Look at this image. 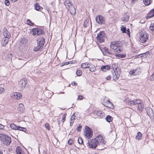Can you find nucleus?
Wrapping results in <instances>:
<instances>
[{
	"label": "nucleus",
	"instance_id": "nucleus-15",
	"mask_svg": "<svg viewBox=\"0 0 154 154\" xmlns=\"http://www.w3.org/2000/svg\"><path fill=\"white\" fill-rule=\"evenodd\" d=\"M148 115L150 117H152L154 115L152 109L150 107L146 109Z\"/></svg>",
	"mask_w": 154,
	"mask_h": 154
},
{
	"label": "nucleus",
	"instance_id": "nucleus-53",
	"mask_svg": "<svg viewBox=\"0 0 154 154\" xmlns=\"http://www.w3.org/2000/svg\"><path fill=\"white\" fill-rule=\"evenodd\" d=\"M81 128L82 126L81 125H79L77 128V131H80L81 130Z\"/></svg>",
	"mask_w": 154,
	"mask_h": 154
},
{
	"label": "nucleus",
	"instance_id": "nucleus-37",
	"mask_svg": "<svg viewBox=\"0 0 154 154\" xmlns=\"http://www.w3.org/2000/svg\"><path fill=\"white\" fill-rule=\"evenodd\" d=\"M5 135H6L4 134L0 133V140L2 141L4 140Z\"/></svg>",
	"mask_w": 154,
	"mask_h": 154
},
{
	"label": "nucleus",
	"instance_id": "nucleus-41",
	"mask_svg": "<svg viewBox=\"0 0 154 154\" xmlns=\"http://www.w3.org/2000/svg\"><path fill=\"white\" fill-rule=\"evenodd\" d=\"M78 142L79 144H82L83 143V141L81 137H79L78 139Z\"/></svg>",
	"mask_w": 154,
	"mask_h": 154
},
{
	"label": "nucleus",
	"instance_id": "nucleus-14",
	"mask_svg": "<svg viewBox=\"0 0 154 154\" xmlns=\"http://www.w3.org/2000/svg\"><path fill=\"white\" fill-rule=\"evenodd\" d=\"M37 45L44 46L45 42V39L44 38H40L37 40Z\"/></svg>",
	"mask_w": 154,
	"mask_h": 154
},
{
	"label": "nucleus",
	"instance_id": "nucleus-42",
	"mask_svg": "<svg viewBox=\"0 0 154 154\" xmlns=\"http://www.w3.org/2000/svg\"><path fill=\"white\" fill-rule=\"evenodd\" d=\"M45 128L48 130H50V128L49 127V125L48 123H46L45 125Z\"/></svg>",
	"mask_w": 154,
	"mask_h": 154
},
{
	"label": "nucleus",
	"instance_id": "nucleus-48",
	"mask_svg": "<svg viewBox=\"0 0 154 154\" xmlns=\"http://www.w3.org/2000/svg\"><path fill=\"white\" fill-rule=\"evenodd\" d=\"M73 143V140L71 139L69 140L68 141V144L70 145H72V144Z\"/></svg>",
	"mask_w": 154,
	"mask_h": 154
},
{
	"label": "nucleus",
	"instance_id": "nucleus-10",
	"mask_svg": "<svg viewBox=\"0 0 154 154\" xmlns=\"http://www.w3.org/2000/svg\"><path fill=\"white\" fill-rule=\"evenodd\" d=\"M27 81L25 78L21 79L19 82V86L22 88V89L24 88L27 83Z\"/></svg>",
	"mask_w": 154,
	"mask_h": 154
},
{
	"label": "nucleus",
	"instance_id": "nucleus-58",
	"mask_svg": "<svg viewBox=\"0 0 154 154\" xmlns=\"http://www.w3.org/2000/svg\"><path fill=\"white\" fill-rule=\"evenodd\" d=\"M4 128V125L2 124H0V129H3Z\"/></svg>",
	"mask_w": 154,
	"mask_h": 154
},
{
	"label": "nucleus",
	"instance_id": "nucleus-7",
	"mask_svg": "<svg viewBox=\"0 0 154 154\" xmlns=\"http://www.w3.org/2000/svg\"><path fill=\"white\" fill-rule=\"evenodd\" d=\"M97 22L100 24H103L105 23V18L101 15H98L96 17Z\"/></svg>",
	"mask_w": 154,
	"mask_h": 154
},
{
	"label": "nucleus",
	"instance_id": "nucleus-30",
	"mask_svg": "<svg viewBox=\"0 0 154 154\" xmlns=\"http://www.w3.org/2000/svg\"><path fill=\"white\" fill-rule=\"evenodd\" d=\"M129 19V17L126 15H125L124 17L122 18V20L123 21L127 22Z\"/></svg>",
	"mask_w": 154,
	"mask_h": 154
},
{
	"label": "nucleus",
	"instance_id": "nucleus-45",
	"mask_svg": "<svg viewBox=\"0 0 154 154\" xmlns=\"http://www.w3.org/2000/svg\"><path fill=\"white\" fill-rule=\"evenodd\" d=\"M126 57V55L125 54H119V57L120 58H125Z\"/></svg>",
	"mask_w": 154,
	"mask_h": 154
},
{
	"label": "nucleus",
	"instance_id": "nucleus-43",
	"mask_svg": "<svg viewBox=\"0 0 154 154\" xmlns=\"http://www.w3.org/2000/svg\"><path fill=\"white\" fill-rule=\"evenodd\" d=\"M76 73L78 76H80L82 75V72L80 70H77L76 71Z\"/></svg>",
	"mask_w": 154,
	"mask_h": 154
},
{
	"label": "nucleus",
	"instance_id": "nucleus-40",
	"mask_svg": "<svg viewBox=\"0 0 154 154\" xmlns=\"http://www.w3.org/2000/svg\"><path fill=\"white\" fill-rule=\"evenodd\" d=\"M114 51L116 52H120L121 51L120 47L118 46Z\"/></svg>",
	"mask_w": 154,
	"mask_h": 154
},
{
	"label": "nucleus",
	"instance_id": "nucleus-39",
	"mask_svg": "<svg viewBox=\"0 0 154 154\" xmlns=\"http://www.w3.org/2000/svg\"><path fill=\"white\" fill-rule=\"evenodd\" d=\"M104 50L108 54H113V53L112 52H111L110 51H109L108 49L107 48H104Z\"/></svg>",
	"mask_w": 154,
	"mask_h": 154
},
{
	"label": "nucleus",
	"instance_id": "nucleus-3",
	"mask_svg": "<svg viewBox=\"0 0 154 154\" xmlns=\"http://www.w3.org/2000/svg\"><path fill=\"white\" fill-rule=\"evenodd\" d=\"M148 36V34L147 32L143 31H142L140 34V42L143 43H145L147 41Z\"/></svg>",
	"mask_w": 154,
	"mask_h": 154
},
{
	"label": "nucleus",
	"instance_id": "nucleus-34",
	"mask_svg": "<svg viewBox=\"0 0 154 154\" xmlns=\"http://www.w3.org/2000/svg\"><path fill=\"white\" fill-rule=\"evenodd\" d=\"M106 121L108 122H110L112 121V117L110 116H107L106 118Z\"/></svg>",
	"mask_w": 154,
	"mask_h": 154
},
{
	"label": "nucleus",
	"instance_id": "nucleus-19",
	"mask_svg": "<svg viewBox=\"0 0 154 154\" xmlns=\"http://www.w3.org/2000/svg\"><path fill=\"white\" fill-rule=\"evenodd\" d=\"M16 151L17 154H25L20 146L17 147Z\"/></svg>",
	"mask_w": 154,
	"mask_h": 154
},
{
	"label": "nucleus",
	"instance_id": "nucleus-56",
	"mask_svg": "<svg viewBox=\"0 0 154 154\" xmlns=\"http://www.w3.org/2000/svg\"><path fill=\"white\" fill-rule=\"evenodd\" d=\"M78 98L80 100H82L83 99V97L81 95H79L78 96Z\"/></svg>",
	"mask_w": 154,
	"mask_h": 154
},
{
	"label": "nucleus",
	"instance_id": "nucleus-27",
	"mask_svg": "<svg viewBox=\"0 0 154 154\" xmlns=\"http://www.w3.org/2000/svg\"><path fill=\"white\" fill-rule=\"evenodd\" d=\"M142 136V133L140 132H139L137 133V135L135 137V139L136 140H140L141 139Z\"/></svg>",
	"mask_w": 154,
	"mask_h": 154
},
{
	"label": "nucleus",
	"instance_id": "nucleus-62",
	"mask_svg": "<svg viewBox=\"0 0 154 154\" xmlns=\"http://www.w3.org/2000/svg\"><path fill=\"white\" fill-rule=\"evenodd\" d=\"M17 0H11L13 2H15L17 1Z\"/></svg>",
	"mask_w": 154,
	"mask_h": 154
},
{
	"label": "nucleus",
	"instance_id": "nucleus-17",
	"mask_svg": "<svg viewBox=\"0 0 154 154\" xmlns=\"http://www.w3.org/2000/svg\"><path fill=\"white\" fill-rule=\"evenodd\" d=\"M88 68L90 69L89 70L91 72H94L96 71V68L95 66L91 63H89Z\"/></svg>",
	"mask_w": 154,
	"mask_h": 154
},
{
	"label": "nucleus",
	"instance_id": "nucleus-22",
	"mask_svg": "<svg viewBox=\"0 0 154 154\" xmlns=\"http://www.w3.org/2000/svg\"><path fill=\"white\" fill-rule=\"evenodd\" d=\"M43 47V46L41 45H37L36 47L34 48V50L35 51H39L42 49Z\"/></svg>",
	"mask_w": 154,
	"mask_h": 154
},
{
	"label": "nucleus",
	"instance_id": "nucleus-2",
	"mask_svg": "<svg viewBox=\"0 0 154 154\" xmlns=\"http://www.w3.org/2000/svg\"><path fill=\"white\" fill-rule=\"evenodd\" d=\"M64 5L72 15H74L76 13V9L70 1L66 0L64 2Z\"/></svg>",
	"mask_w": 154,
	"mask_h": 154
},
{
	"label": "nucleus",
	"instance_id": "nucleus-8",
	"mask_svg": "<svg viewBox=\"0 0 154 154\" xmlns=\"http://www.w3.org/2000/svg\"><path fill=\"white\" fill-rule=\"evenodd\" d=\"M141 73V70L140 69L137 68L136 69H131L129 72V74L130 75L135 76L140 74Z\"/></svg>",
	"mask_w": 154,
	"mask_h": 154
},
{
	"label": "nucleus",
	"instance_id": "nucleus-32",
	"mask_svg": "<svg viewBox=\"0 0 154 154\" xmlns=\"http://www.w3.org/2000/svg\"><path fill=\"white\" fill-rule=\"evenodd\" d=\"M17 130L22 131L24 132H25L26 131V129L25 128L22 127L20 126H17Z\"/></svg>",
	"mask_w": 154,
	"mask_h": 154
},
{
	"label": "nucleus",
	"instance_id": "nucleus-49",
	"mask_svg": "<svg viewBox=\"0 0 154 154\" xmlns=\"http://www.w3.org/2000/svg\"><path fill=\"white\" fill-rule=\"evenodd\" d=\"M10 2L8 0H6L5 1V4L6 5L8 6L10 5Z\"/></svg>",
	"mask_w": 154,
	"mask_h": 154
},
{
	"label": "nucleus",
	"instance_id": "nucleus-44",
	"mask_svg": "<svg viewBox=\"0 0 154 154\" xmlns=\"http://www.w3.org/2000/svg\"><path fill=\"white\" fill-rule=\"evenodd\" d=\"M27 24L29 25L32 26L33 25V23L30 20H28L26 21Z\"/></svg>",
	"mask_w": 154,
	"mask_h": 154
},
{
	"label": "nucleus",
	"instance_id": "nucleus-20",
	"mask_svg": "<svg viewBox=\"0 0 154 154\" xmlns=\"http://www.w3.org/2000/svg\"><path fill=\"white\" fill-rule=\"evenodd\" d=\"M35 8V9L38 11H41V10L42 9V8L38 4L36 3L34 5Z\"/></svg>",
	"mask_w": 154,
	"mask_h": 154
},
{
	"label": "nucleus",
	"instance_id": "nucleus-50",
	"mask_svg": "<svg viewBox=\"0 0 154 154\" xmlns=\"http://www.w3.org/2000/svg\"><path fill=\"white\" fill-rule=\"evenodd\" d=\"M5 89L4 88L0 87V94L4 92Z\"/></svg>",
	"mask_w": 154,
	"mask_h": 154
},
{
	"label": "nucleus",
	"instance_id": "nucleus-36",
	"mask_svg": "<svg viewBox=\"0 0 154 154\" xmlns=\"http://www.w3.org/2000/svg\"><path fill=\"white\" fill-rule=\"evenodd\" d=\"M121 29L123 33L126 32V28L125 27H124L123 26H122L121 27Z\"/></svg>",
	"mask_w": 154,
	"mask_h": 154
},
{
	"label": "nucleus",
	"instance_id": "nucleus-38",
	"mask_svg": "<svg viewBox=\"0 0 154 154\" xmlns=\"http://www.w3.org/2000/svg\"><path fill=\"white\" fill-rule=\"evenodd\" d=\"M149 29L152 31H154V23H151L149 27Z\"/></svg>",
	"mask_w": 154,
	"mask_h": 154
},
{
	"label": "nucleus",
	"instance_id": "nucleus-24",
	"mask_svg": "<svg viewBox=\"0 0 154 154\" xmlns=\"http://www.w3.org/2000/svg\"><path fill=\"white\" fill-rule=\"evenodd\" d=\"M144 4L146 6H148L152 2V0H143Z\"/></svg>",
	"mask_w": 154,
	"mask_h": 154
},
{
	"label": "nucleus",
	"instance_id": "nucleus-13",
	"mask_svg": "<svg viewBox=\"0 0 154 154\" xmlns=\"http://www.w3.org/2000/svg\"><path fill=\"white\" fill-rule=\"evenodd\" d=\"M3 34L5 36L4 37L8 38H10L11 37V34L6 28H4L3 29Z\"/></svg>",
	"mask_w": 154,
	"mask_h": 154
},
{
	"label": "nucleus",
	"instance_id": "nucleus-12",
	"mask_svg": "<svg viewBox=\"0 0 154 154\" xmlns=\"http://www.w3.org/2000/svg\"><path fill=\"white\" fill-rule=\"evenodd\" d=\"M11 97L13 99H19L22 97L20 93L14 92L11 94Z\"/></svg>",
	"mask_w": 154,
	"mask_h": 154
},
{
	"label": "nucleus",
	"instance_id": "nucleus-5",
	"mask_svg": "<svg viewBox=\"0 0 154 154\" xmlns=\"http://www.w3.org/2000/svg\"><path fill=\"white\" fill-rule=\"evenodd\" d=\"M114 73H113V78L114 80L116 81L117 80L120 75L121 73L120 69L119 67H116L115 69L113 68Z\"/></svg>",
	"mask_w": 154,
	"mask_h": 154
},
{
	"label": "nucleus",
	"instance_id": "nucleus-46",
	"mask_svg": "<svg viewBox=\"0 0 154 154\" xmlns=\"http://www.w3.org/2000/svg\"><path fill=\"white\" fill-rule=\"evenodd\" d=\"M73 115L71 117V121H70V126H72L73 123V121L72 119V118H73Z\"/></svg>",
	"mask_w": 154,
	"mask_h": 154
},
{
	"label": "nucleus",
	"instance_id": "nucleus-23",
	"mask_svg": "<svg viewBox=\"0 0 154 154\" xmlns=\"http://www.w3.org/2000/svg\"><path fill=\"white\" fill-rule=\"evenodd\" d=\"M154 16V8L152 9L147 15L148 18H151Z\"/></svg>",
	"mask_w": 154,
	"mask_h": 154
},
{
	"label": "nucleus",
	"instance_id": "nucleus-18",
	"mask_svg": "<svg viewBox=\"0 0 154 154\" xmlns=\"http://www.w3.org/2000/svg\"><path fill=\"white\" fill-rule=\"evenodd\" d=\"M24 109V107L22 103L20 104L18 108V111L22 113L23 112Z\"/></svg>",
	"mask_w": 154,
	"mask_h": 154
},
{
	"label": "nucleus",
	"instance_id": "nucleus-11",
	"mask_svg": "<svg viewBox=\"0 0 154 154\" xmlns=\"http://www.w3.org/2000/svg\"><path fill=\"white\" fill-rule=\"evenodd\" d=\"M32 31L33 35H39L44 33L43 31L40 28H33Z\"/></svg>",
	"mask_w": 154,
	"mask_h": 154
},
{
	"label": "nucleus",
	"instance_id": "nucleus-52",
	"mask_svg": "<svg viewBox=\"0 0 154 154\" xmlns=\"http://www.w3.org/2000/svg\"><path fill=\"white\" fill-rule=\"evenodd\" d=\"M69 64V62H65V63H62V64L61 65V66H64V65H67L68 64Z\"/></svg>",
	"mask_w": 154,
	"mask_h": 154
},
{
	"label": "nucleus",
	"instance_id": "nucleus-63",
	"mask_svg": "<svg viewBox=\"0 0 154 154\" xmlns=\"http://www.w3.org/2000/svg\"><path fill=\"white\" fill-rule=\"evenodd\" d=\"M107 102H108V103H109L111 102L109 100H107Z\"/></svg>",
	"mask_w": 154,
	"mask_h": 154
},
{
	"label": "nucleus",
	"instance_id": "nucleus-51",
	"mask_svg": "<svg viewBox=\"0 0 154 154\" xmlns=\"http://www.w3.org/2000/svg\"><path fill=\"white\" fill-rule=\"evenodd\" d=\"M108 105L109 106V107L111 108H113V104L112 103H111V102H110L109 103H108Z\"/></svg>",
	"mask_w": 154,
	"mask_h": 154
},
{
	"label": "nucleus",
	"instance_id": "nucleus-60",
	"mask_svg": "<svg viewBox=\"0 0 154 154\" xmlns=\"http://www.w3.org/2000/svg\"><path fill=\"white\" fill-rule=\"evenodd\" d=\"M72 85H77V84L75 82H74L72 83Z\"/></svg>",
	"mask_w": 154,
	"mask_h": 154
},
{
	"label": "nucleus",
	"instance_id": "nucleus-59",
	"mask_svg": "<svg viewBox=\"0 0 154 154\" xmlns=\"http://www.w3.org/2000/svg\"><path fill=\"white\" fill-rule=\"evenodd\" d=\"M65 120V117H63V118H62L61 121L62 122H64V121Z\"/></svg>",
	"mask_w": 154,
	"mask_h": 154
},
{
	"label": "nucleus",
	"instance_id": "nucleus-31",
	"mask_svg": "<svg viewBox=\"0 0 154 154\" xmlns=\"http://www.w3.org/2000/svg\"><path fill=\"white\" fill-rule=\"evenodd\" d=\"M138 109L139 111H142L143 108V105L142 104L141 102L137 105Z\"/></svg>",
	"mask_w": 154,
	"mask_h": 154
},
{
	"label": "nucleus",
	"instance_id": "nucleus-55",
	"mask_svg": "<svg viewBox=\"0 0 154 154\" xmlns=\"http://www.w3.org/2000/svg\"><path fill=\"white\" fill-rule=\"evenodd\" d=\"M150 79L151 80H153L154 79V72L151 75V76L150 77Z\"/></svg>",
	"mask_w": 154,
	"mask_h": 154
},
{
	"label": "nucleus",
	"instance_id": "nucleus-35",
	"mask_svg": "<svg viewBox=\"0 0 154 154\" xmlns=\"http://www.w3.org/2000/svg\"><path fill=\"white\" fill-rule=\"evenodd\" d=\"M134 105H138V104L140 103L141 102V101L139 99H137L134 100Z\"/></svg>",
	"mask_w": 154,
	"mask_h": 154
},
{
	"label": "nucleus",
	"instance_id": "nucleus-4",
	"mask_svg": "<svg viewBox=\"0 0 154 154\" xmlns=\"http://www.w3.org/2000/svg\"><path fill=\"white\" fill-rule=\"evenodd\" d=\"M84 135L85 137L89 139L91 138L93 135L91 129L88 126H86L85 131L84 132Z\"/></svg>",
	"mask_w": 154,
	"mask_h": 154
},
{
	"label": "nucleus",
	"instance_id": "nucleus-9",
	"mask_svg": "<svg viewBox=\"0 0 154 154\" xmlns=\"http://www.w3.org/2000/svg\"><path fill=\"white\" fill-rule=\"evenodd\" d=\"M11 138L8 136L6 135L4 139V140H2V143L3 144H5L6 145H9L11 142Z\"/></svg>",
	"mask_w": 154,
	"mask_h": 154
},
{
	"label": "nucleus",
	"instance_id": "nucleus-29",
	"mask_svg": "<svg viewBox=\"0 0 154 154\" xmlns=\"http://www.w3.org/2000/svg\"><path fill=\"white\" fill-rule=\"evenodd\" d=\"M89 64V63L88 62H86L85 63H83L81 64V67L84 68H88V67Z\"/></svg>",
	"mask_w": 154,
	"mask_h": 154
},
{
	"label": "nucleus",
	"instance_id": "nucleus-26",
	"mask_svg": "<svg viewBox=\"0 0 154 154\" xmlns=\"http://www.w3.org/2000/svg\"><path fill=\"white\" fill-rule=\"evenodd\" d=\"M28 42L27 40L25 38H22L20 42V45L23 44L25 45Z\"/></svg>",
	"mask_w": 154,
	"mask_h": 154
},
{
	"label": "nucleus",
	"instance_id": "nucleus-57",
	"mask_svg": "<svg viewBox=\"0 0 154 154\" xmlns=\"http://www.w3.org/2000/svg\"><path fill=\"white\" fill-rule=\"evenodd\" d=\"M111 78V76L110 75H109L106 78V79L108 80H109Z\"/></svg>",
	"mask_w": 154,
	"mask_h": 154
},
{
	"label": "nucleus",
	"instance_id": "nucleus-21",
	"mask_svg": "<svg viewBox=\"0 0 154 154\" xmlns=\"http://www.w3.org/2000/svg\"><path fill=\"white\" fill-rule=\"evenodd\" d=\"M110 66L108 65H106L105 66H102L101 67V70L103 72H105L106 70H109L110 69Z\"/></svg>",
	"mask_w": 154,
	"mask_h": 154
},
{
	"label": "nucleus",
	"instance_id": "nucleus-54",
	"mask_svg": "<svg viewBox=\"0 0 154 154\" xmlns=\"http://www.w3.org/2000/svg\"><path fill=\"white\" fill-rule=\"evenodd\" d=\"M87 24H88V23H87V21H85L84 22V24H83L84 26L85 27H87V26H88Z\"/></svg>",
	"mask_w": 154,
	"mask_h": 154
},
{
	"label": "nucleus",
	"instance_id": "nucleus-28",
	"mask_svg": "<svg viewBox=\"0 0 154 154\" xmlns=\"http://www.w3.org/2000/svg\"><path fill=\"white\" fill-rule=\"evenodd\" d=\"M96 115L99 116H100L101 117H103L104 116V112L101 111H97L96 113Z\"/></svg>",
	"mask_w": 154,
	"mask_h": 154
},
{
	"label": "nucleus",
	"instance_id": "nucleus-64",
	"mask_svg": "<svg viewBox=\"0 0 154 154\" xmlns=\"http://www.w3.org/2000/svg\"><path fill=\"white\" fill-rule=\"evenodd\" d=\"M66 114H65L64 115H63V117H65L66 116Z\"/></svg>",
	"mask_w": 154,
	"mask_h": 154
},
{
	"label": "nucleus",
	"instance_id": "nucleus-16",
	"mask_svg": "<svg viewBox=\"0 0 154 154\" xmlns=\"http://www.w3.org/2000/svg\"><path fill=\"white\" fill-rule=\"evenodd\" d=\"M9 38L5 37L3 38L2 41V44L3 46H5L7 45Z\"/></svg>",
	"mask_w": 154,
	"mask_h": 154
},
{
	"label": "nucleus",
	"instance_id": "nucleus-33",
	"mask_svg": "<svg viewBox=\"0 0 154 154\" xmlns=\"http://www.w3.org/2000/svg\"><path fill=\"white\" fill-rule=\"evenodd\" d=\"M10 127L13 129L17 130V126L14 124H11L10 125Z\"/></svg>",
	"mask_w": 154,
	"mask_h": 154
},
{
	"label": "nucleus",
	"instance_id": "nucleus-1",
	"mask_svg": "<svg viewBox=\"0 0 154 154\" xmlns=\"http://www.w3.org/2000/svg\"><path fill=\"white\" fill-rule=\"evenodd\" d=\"M88 145L92 148H95L99 145L103 146L105 144L106 141L101 135H98L94 139H91L90 141H88Z\"/></svg>",
	"mask_w": 154,
	"mask_h": 154
},
{
	"label": "nucleus",
	"instance_id": "nucleus-47",
	"mask_svg": "<svg viewBox=\"0 0 154 154\" xmlns=\"http://www.w3.org/2000/svg\"><path fill=\"white\" fill-rule=\"evenodd\" d=\"M128 104L130 105H134V100L129 101L128 102Z\"/></svg>",
	"mask_w": 154,
	"mask_h": 154
},
{
	"label": "nucleus",
	"instance_id": "nucleus-61",
	"mask_svg": "<svg viewBox=\"0 0 154 154\" xmlns=\"http://www.w3.org/2000/svg\"><path fill=\"white\" fill-rule=\"evenodd\" d=\"M138 0H131V3H135L136 2L138 1Z\"/></svg>",
	"mask_w": 154,
	"mask_h": 154
},
{
	"label": "nucleus",
	"instance_id": "nucleus-25",
	"mask_svg": "<svg viewBox=\"0 0 154 154\" xmlns=\"http://www.w3.org/2000/svg\"><path fill=\"white\" fill-rule=\"evenodd\" d=\"M118 47L117 45L116 44H113L112 43L110 45V47L111 48L114 50V51Z\"/></svg>",
	"mask_w": 154,
	"mask_h": 154
},
{
	"label": "nucleus",
	"instance_id": "nucleus-6",
	"mask_svg": "<svg viewBox=\"0 0 154 154\" xmlns=\"http://www.w3.org/2000/svg\"><path fill=\"white\" fill-rule=\"evenodd\" d=\"M105 34L103 31H100L97 34L96 38L98 41L101 43L104 41Z\"/></svg>",
	"mask_w": 154,
	"mask_h": 154
}]
</instances>
